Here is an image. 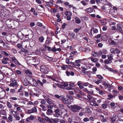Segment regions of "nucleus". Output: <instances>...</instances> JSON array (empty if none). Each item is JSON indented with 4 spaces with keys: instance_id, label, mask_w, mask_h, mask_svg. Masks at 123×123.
I'll list each match as a JSON object with an SVG mask.
<instances>
[{
    "instance_id": "bf43d9fd",
    "label": "nucleus",
    "mask_w": 123,
    "mask_h": 123,
    "mask_svg": "<svg viewBox=\"0 0 123 123\" xmlns=\"http://www.w3.org/2000/svg\"><path fill=\"white\" fill-rule=\"evenodd\" d=\"M111 62H110L107 60H105L104 61V63L106 64H108L111 63Z\"/></svg>"
},
{
    "instance_id": "79ce46f5",
    "label": "nucleus",
    "mask_w": 123,
    "mask_h": 123,
    "mask_svg": "<svg viewBox=\"0 0 123 123\" xmlns=\"http://www.w3.org/2000/svg\"><path fill=\"white\" fill-rule=\"evenodd\" d=\"M101 25H105L106 24V22L105 21L103 20H102L100 21Z\"/></svg>"
},
{
    "instance_id": "de8ad7c7",
    "label": "nucleus",
    "mask_w": 123,
    "mask_h": 123,
    "mask_svg": "<svg viewBox=\"0 0 123 123\" xmlns=\"http://www.w3.org/2000/svg\"><path fill=\"white\" fill-rule=\"evenodd\" d=\"M75 36L74 33L72 32L70 34V36L72 38H73Z\"/></svg>"
},
{
    "instance_id": "338daca9",
    "label": "nucleus",
    "mask_w": 123,
    "mask_h": 123,
    "mask_svg": "<svg viewBox=\"0 0 123 123\" xmlns=\"http://www.w3.org/2000/svg\"><path fill=\"white\" fill-rule=\"evenodd\" d=\"M118 97L120 100H123V97L122 96L120 95L118 96Z\"/></svg>"
},
{
    "instance_id": "9b49d317",
    "label": "nucleus",
    "mask_w": 123,
    "mask_h": 123,
    "mask_svg": "<svg viewBox=\"0 0 123 123\" xmlns=\"http://www.w3.org/2000/svg\"><path fill=\"white\" fill-rule=\"evenodd\" d=\"M9 85L11 86H18L17 82L15 80L14 81H13L9 84Z\"/></svg>"
},
{
    "instance_id": "603ef678",
    "label": "nucleus",
    "mask_w": 123,
    "mask_h": 123,
    "mask_svg": "<svg viewBox=\"0 0 123 123\" xmlns=\"http://www.w3.org/2000/svg\"><path fill=\"white\" fill-rule=\"evenodd\" d=\"M111 29L112 30L115 31L117 30V28L116 26H113L111 27Z\"/></svg>"
},
{
    "instance_id": "8fccbe9b",
    "label": "nucleus",
    "mask_w": 123,
    "mask_h": 123,
    "mask_svg": "<svg viewBox=\"0 0 123 123\" xmlns=\"http://www.w3.org/2000/svg\"><path fill=\"white\" fill-rule=\"evenodd\" d=\"M97 76L99 79H100L101 80L103 79V77L100 75H97Z\"/></svg>"
},
{
    "instance_id": "2f4dec72",
    "label": "nucleus",
    "mask_w": 123,
    "mask_h": 123,
    "mask_svg": "<svg viewBox=\"0 0 123 123\" xmlns=\"http://www.w3.org/2000/svg\"><path fill=\"white\" fill-rule=\"evenodd\" d=\"M25 73L28 75H30L32 74V72L29 70H25Z\"/></svg>"
},
{
    "instance_id": "c756f323",
    "label": "nucleus",
    "mask_w": 123,
    "mask_h": 123,
    "mask_svg": "<svg viewBox=\"0 0 123 123\" xmlns=\"http://www.w3.org/2000/svg\"><path fill=\"white\" fill-rule=\"evenodd\" d=\"M37 83L39 85V84L40 85L42 86H43V83L42 82L41 80H39L38 79L37 80Z\"/></svg>"
},
{
    "instance_id": "4d7b16f0",
    "label": "nucleus",
    "mask_w": 123,
    "mask_h": 123,
    "mask_svg": "<svg viewBox=\"0 0 123 123\" xmlns=\"http://www.w3.org/2000/svg\"><path fill=\"white\" fill-rule=\"evenodd\" d=\"M17 46L19 48L21 49L22 48V45L20 43H18L17 45Z\"/></svg>"
},
{
    "instance_id": "864d4df0",
    "label": "nucleus",
    "mask_w": 123,
    "mask_h": 123,
    "mask_svg": "<svg viewBox=\"0 0 123 123\" xmlns=\"http://www.w3.org/2000/svg\"><path fill=\"white\" fill-rule=\"evenodd\" d=\"M66 63L68 64H69L70 63L69 59L68 58H66Z\"/></svg>"
},
{
    "instance_id": "774afa93",
    "label": "nucleus",
    "mask_w": 123,
    "mask_h": 123,
    "mask_svg": "<svg viewBox=\"0 0 123 123\" xmlns=\"http://www.w3.org/2000/svg\"><path fill=\"white\" fill-rule=\"evenodd\" d=\"M115 50L116 51V53L117 54H119L120 52V51L118 49L116 48L115 49Z\"/></svg>"
},
{
    "instance_id": "e433bc0d",
    "label": "nucleus",
    "mask_w": 123,
    "mask_h": 123,
    "mask_svg": "<svg viewBox=\"0 0 123 123\" xmlns=\"http://www.w3.org/2000/svg\"><path fill=\"white\" fill-rule=\"evenodd\" d=\"M86 112L87 113H92V111L90 110V109L88 107H86Z\"/></svg>"
},
{
    "instance_id": "58836bf2",
    "label": "nucleus",
    "mask_w": 123,
    "mask_h": 123,
    "mask_svg": "<svg viewBox=\"0 0 123 123\" xmlns=\"http://www.w3.org/2000/svg\"><path fill=\"white\" fill-rule=\"evenodd\" d=\"M110 51L111 53L114 54L115 53V49L112 48H111L110 49Z\"/></svg>"
},
{
    "instance_id": "052dcab7",
    "label": "nucleus",
    "mask_w": 123,
    "mask_h": 123,
    "mask_svg": "<svg viewBox=\"0 0 123 123\" xmlns=\"http://www.w3.org/2000/svg\"><path fill=\"white\" fill-rule=\"evenodd\" d=\"M33 113L37 111V110L36 108L35 107H33L31 109Z\"/></svg>"
},
{
    "instance_id": "5fc2aeb1",
    "label": "nucleus",
    "mask_w": 123,
    "mask_h": 123,
    "mask_svg": "<svg viewBox=\"0 0 123 123\" xmlns=\"http://www.w3.org/2000/svg\"><path fill=\"white\" fill-rule=\"evenodd\" d=\"M81 28L79 29L77 28L75 29L74 30V32L77 33L79 31V30Z\"/></svg>"
},
{
    "instance_id": "dca6fc26",
    "label": "nucleus",
    "mask_w": 123,
    "mask_h": 123,
    "mask_svg": "<svg viewBox=\"0 0 123 123\" xmlns=\"http://www.w3.org/2000/svg\"><path fill=\"white\" fill-rule=\"evenodd\" d=\"M53 111L52 110L49 109L47 110V111L46 112L47 114L48 115H51Z\"/></svg>"
},
{
    "instance_id": "b1692460",
    "label": "nucleus",
    "mask_w": 123,
    "mask_h": 123,
    "mask_svg": "<svg viewBox=\"0 0 123 123\" xmlns=\"http://www.w3.org/2000/svg\"><path fill=\"white\" fill-rule=\"evenodd\" d=\"M6 40L8 42H10L11 41V37L9 36H7L6 37Z\"/></svg>"
},
{
    "instance_id": "6ab92c4d",
    "label": "nucleus",
    "mask_w": 123,
    "mask_h": 123,
    "mask_svg": "<svg viewBox=\"0 0 123 123\" xmlns=\"http://www.w3.org/2000/svg\"><path fill=\"white\" fill-rule=\"evenodd\" d=\"M59 119L58 118H52L51 120L53 121L54 123H58Z\"/></svg>"
},
{
    "instance_id": "f03ea898",
    "label": "nucleus",
    "mask_w": 123,
    "mask_h": 123,
    "mask_svg": "<svg viewBox=\"0 0 123 123\" xmlns=\"http://www.w3.org/2000/svg\"><path fill=\"white\" fill-rule=\"evenodd\" d=\"M40 69L41 72L43 73L47 74L49 70V68L43 65L42 66L40 67Z\"/></svg>"
},
{
    "instance_id": "f3484780",
    "label": "nucleus",
    "mask_w": 123,
    "mask_h": 123,
    "mask_svg": "<svg viewBox=\"0 0 123 123\" xmlns=\"http://www.w3.org/2000/svg\"><path fill=\"white\" fill-rule=\"evenodd\" d=\"M117 29L118 31L120 33H122L123 32V30L118 25V26L117 27Z\"/></svg>"
},
{
    "instance_id": "4c0bfd02",
    "label": "nucleus",
    "mask_w": 123,
    "mask_h": 123,
    "mask_svg": "<svg viewBox=\"0 0 123 123\" xmlns=\"http://www.w3.org/2000/svg\"><path fill=\"white\" fill-rule=\"evenodd\" d=\"M92 55L94 57H96L98 56V53L95 52H92Z\"/></svg>"
},
{
    "instance_id": "5701e85b",
    "label": "nucleus",
    "mask_w": 123,
    "mask_h": 123,
    "mask_svg": "<svg viewBox=\"0 0 123 123\" xmlns=\"http://www.w3.org/2000/svg\"><path fill=\"white\" fill-rule=\"evenodd\" d=\"M0 114L5 115L6 114V111L4 110H0Z\"/></svg>"
},
{
    "instance_id": "f257e3e1",
    "label": "nucleus",
    "mask_w": 123,
    "mask_h": 123,
    "mask_svg": "<svg viewBox=\"0 0 123 123\" xmlns=\"http://www.w3.org/2000/svg\"><path fill=\"white\" fill-rule=\"evenodd\" d=\"M67 107L70 109L74 113L79 112V111L82 108L81 106L76 104L71 105L70 106L68 105Z\"/></svg>"
},
{
    "instance_id": "c03bdc74",
    "label": "nucleus",
    "mask_w": 123,
    "mask_h": 123,
    "mask_svg": "<svg viewBox=\"0 0 123 123\" xmlns=\"http://www.w3.org/2000/svg\"><path fill=\"white\" fill-rule=\"evenodd\" d=\"M87 93L89 94L92 95L93 94V91L92 90H91L90 91L88 90Z\"/></svg>"
},
{
    "instance_id": "7c9ffc66",
    "label": "nucleus",
    "mask_w": 123,
    "mask_h": 123,
    "mask_svg": "<svg viewBox=\"0 0 123 123\" xmlns=\"http://www.w3.org/2000/svg\"><path fill=\"white\" fill-rule=\"evenodd\" d=\"M10 20H7L6 22V24L9 27H10V25H11V21Z\"/></svg>"
},
{
    "instance_id": "c9c22d12",
    "label": "nucleus",
    "mask_w": 123,
    "mask_h": 123,
    "mask_svg": "<svg viewBox=\"0 0 123 123\" xmlns=\"http://www.w3.org/2000/svg\"><path fill=\"white\" fill-rule=\"evenodd\" d=\"M6 104L8 108H11L12 107V105L10 102H7Z\"/></svg>"
},
{
    "instance_id": "4be33fe9",
    "label": "nucleus",
    "mask_w": 123,
    "mask_h": 123,
    "mask_svg": "<svg viewBox=\"0 0 123 123\" xmlns=\"http://www.w3.org/2000/svg\"><path fill=\"white\" fill-rule=\"evenodd\" d=\"M93 11L92 8H89L87 9L86 10V11L88 13H90L92 12Z\"/></svg>"
},
{
    "instance_id": "a18cd8bd",
    "label": "nucleus",
    "mask_w": 123,
    "mask_h": 123,
    "mask_svg": "<svg viewBox=\"0 0 123 123\" xmlns=\"http://www.w3.org/2000/svg\"><path fill=\"white\" fill-rule=\"evenodd\" d=\"M45 3L47 5H53V3L51 2H46Z\"/></svg>"
},
{
    "instance_id": "20e7f679",
    "label": "nucleus",
    "mask_w": 123,
    "mask_h": 123,
    "mask_svg": "<svg viewBox=\"0 0 123 123\" xmlns=\"http://www.w3.org/2000/svg\"><path fill=\"white\" fill-rule=\"evenodd\" d=\"M12 59L17 66H19L20 65V63L15 57H12Z\"/></svg>"
},
{
    "instance_id": "c85d7f7f",
    "label": "nucleus",
    "mask_w": 123,
    "mask_h": 123,
    "mask_svg": "<svg viewBox=\"0 0 123 123\" xmlns=\"http://www.w3.org/2000/svg\"><path fill=\"white\" fill-rule=\"evenodd\" d=\"M58 106L61 109H64V106L63 104H60L58 105Z\"/></svg>"
},
{
    "instance_id": "9d476101",
    "label": "nucleus",
    "mask_w": 123,
    "mask_h": 123,
    "mask_svg": "<svg viewBox=\"0 0 123 123\" xmlns=\"http://www.w3.org/2000/svg\"><path fill=\"white\" fill-rule=\"evenodd\" d=\"M57 46H54L52 48V51L54 52H56L57 51H60L61 50V49L60 48H57Z\"/></svg>"
},
{
    "instance_id": "0eeeda50",
    "label": "nucleus",
    "mask_w": 123,
    "mask_h": 123,
    "mask_svg": "<svg viewBox=\"0 0 123 123\" xmlns=\"http://www.w3.org/2000/svg\"><path fill=\"white\" fill-rule=\"evenodd\" d=\"M32 61L35 64L34 65H37L39 64L40 62L38 58H36L34 57H33Z\"/></svg>"
},
{
    "instance_id": "1a4fd4ad",
    "label": "nucleus",
    "mask_w": 123,
    "mask_h": 123,
    "mask_svg": "<svg viewBox=\"0 0 123 123\" xmlns=\"http://www.w3.org/2000/svg\"><path fill=\"white\" fill-rule=\"evenodd\" d=\"M38 120L39 122L43 123H45L46 122L44 120L43 118L41 117H38Z\"/></svg>"
},
{
    "instance_id": "4468645a",
    "label": "nucleus",
    "mask_w": 123,
    "mask_h": 123,
    "mask_svg": "<svg viewBox=\"0 0 123 123\" xmlns=\"http://www.w3.org/2000/svg\"><path fill=\"white\" fill-rule=\"evenodd\" d=\"M81 60H82L79 59L75 61V62L76 63V66L79 67L80 66V64L79 63L81 61Z\"/></svg>"
},
{
    "instance_id": "a878e982",
    "label": "nucleus",
    "mask_w": 123,
    "mask_h": 123,
    "mask_svg": "<svg viewBox=\"0 0 123 123\" xmlns=\"http://www.w3.org/2000/svg\"><path fill=\"white\" fill-rule=\"evenodd\" d=\"M23 83L24 85L26 86H27L29 85V84L26 80H24Z\"/></svg>"
},
{
    "instance_id": "37998d69",
    "label": "nucleus",
    "mask_w": 123,
    "mask_h": 123,
    "mask_svg": "<svg viewBox=\"0 0 123 123\" xmlns=\"http://www.w3.org/2000/svg\"><path fill=\"white\" fill-rule=\"evenodd\" d=\"M68 67L67 65H64L61 67V68L63 70H66V68Z\"/></svg>"
},
{
    "instance_id": "680f3d73",
    "label": "nucleus",
    "mask_w": 123,
    "mask_h": 123,
    "mask_svg": "<svg viewBox=\"0 0 123 123\" xmlns=\"http://www.w3.org/2000/svg\"><path fill=\"white\" fill-rule=\"evenodd\" d=\"M46 107L47 108L50 109H52L53 108V106L51 105H47L46 106Z\"/></svg>"
},
{
    "instance_id": "7ed1b4c3",
    "label": "nucleus",
    "mask_w": 123,
    "mask_h": 123,
    "mask_svg": "<svg viewBox=\"0 0 123 123\" xmlns=\"http://www.w3.org/2000/svg\"><path fill=\"white\" fill-rule=\"evenodd\" d=\"M55 116L56 117H58L60 116H62V113L63 112H60L59 109H56L55 111Z\"/></svg>"
},
{
    "instance_id": "13d9d810",
    "label": "nucleus",
    "mask_w": 123,
    "mask_h": 123,
    "mask_svg": "<svg viewBox=\"0 0 123 123\" xmlns=\"http://www.w3.org/2000/svg\"><path fill=\"white\" fill-rule=\"evenodd\" d=\"M81 2L84 6H86L87 4V3H86L84 1H81Z\"/></svg>"
},
{
    "instance_id": "6e6552de",
    "label": "nucleus",
    "mask_w": 123,
    "mask_h": 123,
    "mask_svg": "<svg viewBox=\"0 0 123 123\" xmlns=\"http://www.w3.org/2000/svg\"><path fill=\"white\" fill-rule=\"evenodd\" d=\"M117 116L115 115H114L111 117H110V119L111 121L115 122L117 119Z\"/></svg>"
},
{
    "instance_id": "423d86ee",
    "label": "nucleus",
    "mask_w": 123,
    "mask_h": 123,
    "mask_svg": "<svg viewBox=\"0 0 123 123\" xmlns=\"http://www.w3.org/2000/svg\"><path fill=\"white\" fill-rule=\"evenodd\" d=\"M26 19V17L25 14L23 13L20 16V19L21 20V21L23 22Z\"/></svg>"
},
{
    "instance_id": "e2e57ef3",
    "label": "nucleus",
    "mask_w": 123,
    "mask_h": 123,
    "mask_svg": "<svg viewBox=\"0 0 123 123\" xmlns=\"http://www.w3.org/2000/svg\"><path fill=\"white\" fill-rule=\"evenodd\" d=\"M115 95H117V94H118V92H117V91L115 90H113L112 92Z\"/></svg>"
},
{
    "instance_id": "f704fd0d",
    "label": "nucleus",
    "mask_w": 123,
    "mask_h": 123,
    "mask_svg": "<svg viewBox=\"0 0 123 123\" xmlns=\"http://www.w3.org/2000/svg\"><path fill=\"white\" fill-rule=\"evenodd\" d=\"M66 97L67 98L73 100V97L70 95H67Z\"/></svg>"
},
{
    "instance_id": "6e6d98bb",
    "label": "nucleus",
    "mask_w": 123,
    "mask_h": 123,
    "mask_svg": "<svg viewBox=\"0 0 123 123\" xmlns=\"http://www.w3.org/2000/svg\"><path fill=\"white\" fill-rule=\"evenodd\" d=\"M89 120V119L88 118H85L83 119V121L85 122H87Z\"/></svg>"
},
{
    "instance_id": "09e8293b",
    "label": "nucleus",
    "mask_w": 123,
    "mask_h": 123,
    "mask_svg": "<svg viewBox=\"0 0 123 123\" xmlns=\"http://www.w3.org/2000/svg\"><path fill=\"white\" fill-rule=\"evenodd\" d=\"M103 109H105L107 106V105L106 104H102L101 105Z\"/></svg>"
},
{
    "instance_id": "ea45409f",
    "label": "nucleus",
    "mask_w": 123,
    "mask_h": 123,
    "mask_svg": "<svg viewBox=\"0 0 123 123\" xmlns=\"http://www.w3.org/2000/svg\"><path fill=\"white\" fill-rule=\"evenodd\" d=\"M102 82V80L98 79L97 81L94 82L96 84H98L100 83H101Z\"/></svg>"
},
{
    "instance_id": "69168bd1",
    "label": "nucleus",
    "mask_w": 123,
    "mask_h": 123,
    "mask_svg": "<svg viewBox=\"0 0 123 123\" xmlns=\"http://www.w3.org/2000/svg\"><path fill=\"white\" fill-rule=\"evenodd\" d=\"M46 103V101L44 99L42 100L41 102L40 103H41L42 104H45Z\"/></svg>"
},
{
    "instance_id": "aec40b11",
    "label": "nucleus",
    "mask_w": 123,
    "mask_h": 123,
    "mask_svg": "<svg viewBox=\"0 0 123 123\" xmlns=\"http://www.w3.org/2000/svg\"><path fill=\"white\" fill-rule=\"evenodd\" d=\"M47 121L49 122L50 123H53L51 119L47 117L46 116L44 118Z\"/></svg>"
},
{
    "instance_id": "412c9836",
    "label": "nucleus",
    "mask_w": 123,
    "mask_h": 123,
    "mask_svg": "<svg viewBox=\"0 0 123 123\" xmlns=\"http://www.w3.org/2000/svg\"><path fill=\"white\" fill-rule=\"evenodd\" d=\"M113 55L111 54H109L107 55L108 59L109 60H112L113 59Z\"/></svg>"
},
{
    "instance_id": "3c124183",
    "label": "nucleus",
    "mask_w": 123,
    "mask_h": 123,
    "mask_svg": "<svg viewBox=\"0 0 123 123\" xmlns=\"http://www.w3.org/2000/svg\"><path fill=\"white\" fill-rule=\"evenodd\" d=\"M12 118L13 117L11 115H10L8 117V118L9 120L12 122Z\"/></svg>"
},
{
    "instance_id": "393cba45",
    "label": "nucleus",
    "mask_w": 123,
    "mask_h": 123,
    "mask_svg": "<svg viewBox=\"0 0 123 123\" xmlns=\"http://www.w3.org/2000/svg\"><path fill=\"white\" fill-rule=\"evenodd\" d=\"M35 53L36 55H39L41 54L40 50L39 49H37L35 51Z\"/></svg>"
},
{
    "instance_id": "473e14b6",
    "label": "nucleus",
    "mask_w": 123,
    "mask_h": 123,
    "mask_svg": "<svg viewBox=\"0 0 123 123\" xmlns=\"http://www.w3.org/2000/svg\"><path fill=\"white\" fill-rule=\"evenodd\" d=\"M91 60L94 62H96L98 61L97 58H93V57H92L91 58Z\"/></svg>"
},
{
    "instance_id": "f8f14e48",
    "label": "nucleus",
    "mask_w": 123,
    "mask_h": 123,
    "mask_svg": "<svg viewBox=\"0 0 123 123\" xmlns=\"http://www.w3.org/2000/svg\"><path fill=\"white\" fill-rule=\"evenodd\" d=\"M33 37V34L32 31H31L30 34H29L26 36V38H27L29 39L32 38Z\"/></svg>"
},
{
    "instance_id": "a211bd4d",
    "label": "nucleus",
    "mask_w": 123,
    "mask_h": 123,
    "mask_svg": "<svg viewBox=\"0 0 123 123\" xmlns=\"http://www.w3.org/2000/svg\"><path fill=\"white\" fill-rule=\"evenodd\" d=\"M47 103L49 104H53V101L49 98H48L46 100Z\"/></svg>"
},
{
    "instance_id": "72a5a7b5",
    "label": "nucleus",
    "mask_w": 123,
    "mask_h": 123,
    "mask_svg": "<svg viewBox=\"0 0 123 123\" xmlns=\"http://www.w3.org/2000/svg\"><path fill=\"white\" fill-rule=\"evenodd\" d=\"M11 113L13 116L15 117L17 116V114L16 112V111H15L14 110L12 111H11Z\"/></svg>"
},
{
    "instance_id": "a19ab883",
    "label": "nucleus",
    "mask_w": 123,
    "mask_h": 123,
    "mask_svg": "<svg viewBox=\"0 0 123 123\" xmlns=\"http://www.w3.org/2000/svg\"><path fill=\"white\" fill-rule=\"evenodd\" d=\"M104 67L106 69L109 70H110V71H112L111 70H112V69L111 68L109 67L108 66L106 65L105 66H104Z\"/></svg>"
},
{
    "instance_id": "39448f33",
    "label": "nucleus",
    "mask_w": 123,
    "mask_h": 123,
    "mask_svg": "<svg viewBox=\"0 0 123 123\" xmlns=\"http://www.w3.org/2000/svg\"><path fill=\"white\" fill-rule=\"evenodd\" d=\"M63 102L65 104L70 105L71 103V101L67 98H64L63 100Z\"/></svg>"
},
{
    "instance_id": "ddd939ff",
    "label": "nucleus",
    "mask_w": 123,
    "mask_h": 123,
    "mask_svg": "<svg viewBox=\"0 0 123 123\" xmlns=\"http://www.w3.org/2000/svg\"><path fill=\"white\" fill-rule=\"evenodd\" d=\"M33 82V85L35 86H39V85L37 83V80H35L33 79L32 80Z\"/></svg>"
},
{
    "instance_id": "bb28decb",
    "label": "nucleus",
    "mask_w": 123,
    "mask_h": 123,
    "mask_svg": "<svg viewBox=\"0 0 123 123\" xmlns=\"http://www.w3.org/2000/svg\"><path fill=\"white\" fill-rule=\"evenodd\" d=\"M35 44V42L34 41H31L29 43V45L31 47L34 46Z\"/></svg>"
},
{
    "instance_id": "49530a36",
    "label": "nucleus",
    "mask_w": 123,
    "mask_h": 123,
    "mask_svg": "<svg viewBox=\"0 0 123 123\" xmlns=\"http://www.w3.org/2000/svg\"><path fill=\"white\" fill-rule=\"evenodd\" d=\"M93 33H98V30L96 28H94L93 29Z\"/></svg>"
},
{
    "instance_id": "cd10ccee",
    "label": "nucleus",
    "mask_w": 123,
    "mask_h": 123,
    "mask_svg": "<svg viewBox=\"0 0 123 123\" xmlns=\"http://www.w3.org/2000/svg\"><path fill=\"white\" fill-rule=\"evenodd\" d=\"M44 39V38L43 36H41L39 37V41L41 43H42L43 42V40Z\"/></svg>"
},
{
    "instance_id": "0e129e2a",
    "label": "nucleus",
    "mask_w": 123,
    "mask_h": 123,
    "mask_svg": "<svg viewBox=\"0 0 123 123\" xmlns=\"http://www.w3.org/2000/svg\"><path fill=\"white\" fill-rule=\"evenodd\" d=\"M10 92L12 93H14L15 92V90L14 89H11L10 90Z\"/></svg>"
},
{
    "instance_id": "2eb2a0df",
    "label": "nucleus",
    "mask_w": 123,
    "mask_h": 123,
    "mask_svg": "<svg viewBox=\"0 0 123 123\" xmlns=\"http://www.w3.org/2000/svg\"><path fill=\"white\" fill-rule=\"evenodd\" d=\"M74 18L76 20L75 22L79 24L81 23L80 20L77 17H75Z\"/></svg>"
}]
</instances>
